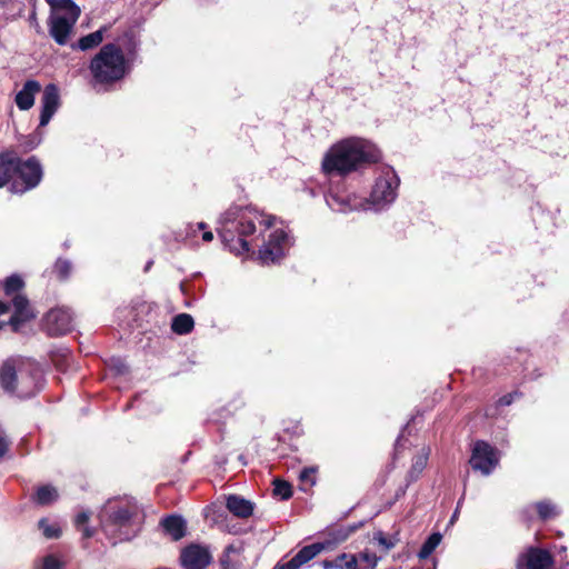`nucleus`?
I'll list each match as a JSON object with an SVG mask.
<instances>
[{
    "label": "nucleus",
    "mask_w": 569,
    "mask_h": 569,
    "mask_svg": "<svg viewBox=\"0 0 569 569\" xmlns=\"http://www.w3.org/2000/svg\"><path fill=\"white\" fill-rule=\"evenodd\" d=\"M12 2H13V0H0V14H3L4 8L8 7Z\"/></svg>",
    "instance_id": "nucleus-45"
},
{
    "label": "nucleus",
    "mask_w": 569,
    "mask_h": 569,
    "mask_svg": "<svg viewBox=\"0 0 569 569\" xmlns=\"http://www.w3.org/2000/svg\"><path fill=\"white\" fill-rule=\"evenodd\" d=\"M14 176H18L20 181H13L11 191L16 193H23L39 184L42 178V168L36 158H30L21 161L14 157Z\"/></svg>",
    "instance_id": "nucleus-5"
},
{
    "label": "nucleus",
    "mask_w": 569,
    "mask_h": 569,
    "mask_svg": "<svg viewBox=\"0 0 569 569\" xmlns=\"http://www.w3.org/2000/svg\"><path fill=\"white\" fill-rule=\"evenodd\" d=\"M316 468H305L299 475L300 489L308 491L316 483Z\"/></svg>",
    "instance_id": "nucleus-31"
},
{
    "label": "nucleus",
    "mask_w": 569,
    "mask_h": 569,
    "mask_svg": "<svg viewBox=\"0 0 569 569\" xmlns=\"http://www.w3.org/2000/svg\"><path fill=\"white\" fill-rule=\"evenodd\" d=\"M539 518L541 520H549L556 518L559 515L558 507L549 500H542L535 505Z\"/></svg>",
    "instance_id": "nucleus-28"
},
{
    "label": "nucleus",
    "mask_w": 569,
    "mask_h": 569,
    "mask_svg": "<svg viewBox=\"0 0 569 569\" xmlns=\"http://www.w3.org/2000/svg\"><path fill=\"white\" fill-rule=\"evenodd\" d=\"M325 549L326 543L320 542L303 547L292 559L287 561V569H299L301 566L313 559Z\"/></svg>",
    "instance_id": "nucleus-17"
},
{
    "label": "nucleus",
    "mask_w": 569,
    "mask_h": 569,
    "mask_svg": "<svg viewBox=\"0 0 569 569\" xmlns=\"http://www.w3.org/2000/svg\"><path fill=\"white\" fill-rule=\"evenodd\" d=\"M73 318L69 309H51L44 318V328L50 336H62L71 331Z\"/></svg>",
    "instance_id": "nucleus-9"
},
{
    "label": "nucleus",
    "mask_w": 569,
    "mask_h": 569,
    "mask_svg": "<svg viewBox=\"0 0 569 569\" xmlns=\"http://www.w3.org/2000/svg\"><path fill=\"white\" fill-rule=\"evenodd\" d=\"M322 567L323 569H361L357 557L349 553H341L332 560H325Z\"/></svg>",
    "instance_id": "nucleus-23"
},
{
    "label": "nucleus",
    "mask_w": 569,
    "mask_h": 569,
    "mask_svg": "<svg viewBox=\"0 0 569 569\" xmlns=\"http://www.w3.org/2000/svg\"><path fill=\"white\" fill-rule=\"evenodd\" d=\"M399 178L396 171L386 167L375 180L370 198L362 199L356 194L330 193L327 198V204L339 212H348L355 210H373L380 211L387 208L397 198L399 187Z\"/></svg>",
    "instance_id": "nucleus-2"
},
{
    "label": "nucleus",
    "mask_w": 569,
    "mask_h": 569,
    "mask_svg": "<svg viewBox=\"0 0 569 569\" xmlns=\"http://www.w3.org/2000/svg\"><path fill=\"white\" fill-rule=\"evenodd\" d=\"M63 562L56 555L44 556L36 566V569H61Z\"/></svg>",
    "instance_id": "nucleus-32"
},
{
    "label": "nucleus",
    "mask_w": 569,
    "mask_h": 569,
    "mask_svg": "<svg viewBox=\"0 0 569 569\" xmlns=\"http://www.w3.org/2000/svg\"><path fill=\"white\" fill-rule=\"evenodd\" d=\"M39 527L46 538L52 539L60 536V529L57 525H50L46 519L39 521Z\"/></svg>",
    "instance_id": "nucleus-34"
},
{
    "label": "nucleus",
    "mask_w": 569,
    "mask_h": 569,
    "mask_svg": "<svg viewBox=\"0 0 569 569\" xmlns=\"http://www.w3.org/2000/svg\"><path fill=\"white\" fill-rule=\"evenodd\" d=\"M56 271L61 279H66L71 272V263L68 260L59 259L56 262Z\"/></svg>",
    "instance_id": "nucleus-36"
},
{
    "label": "nucleus",
    "mask_w": 569,
    "mask_h": 569,
    "mask_svg": "<svg viewBox=\"0 0 569 569\" xmlns=\"http://www.w3.org/2000/svg\"><path fill=\"white\" fill-rule=\"evenodd\" d=\"M110 366L118 375L127 372V366L121 359H111Z\"/></svg>",
    "instance_id": "nucleus-39"
},
{
    "label": "nucleus",
    "mask_w": 569,
    "mask_h": 569,
    "mask_svg": "<svg viewBox=\"0 0 569 569\" xmlns=\"http://www.w3.org/2000/svg\"><path fill=\"white\" fill-rule=\"evenodd\" d=\"M11 446V440L0 422V459L6 456Z\"/></svg>",
    "instance_id": "nucleus-35"
},
{
    "label": "nucleus",
    "mask_w": 569,
    "mask_h": 569,
    "mask_svg": "<svg viewBox=\"0 0 569 569\" xmlns=\"http://www.w3.org/2000/svg\"><path fill=\"white\" fill-rule=\"evenodd\" d=\"M189 227H190V229H191V233H192V234H196V233H197V229H194V228H193V226H189Z\"/></svg>",
    "instance_id": "nucleus-53"
},
{
    "label": "nucleus",
    "mask_w": 569,
    "mask_h": 569,
    "mask_svg": "<svg viewBox=\"0 0 569 569\" xmlns=\"http://www.w3.org/2000/svg\"><path fill=\"white\" fill-rule=\"evenodd\" d=\"M428 569H436V562H435V561H432L431 567H430V568H428Z\"/></svg>",
    "instance_id": "nucleus-54"
},
{
    "label": "nucleus",
    "mask_w": 569,
    "mask_h": 569,
    "mask_svg": "<svg viewBox=\"0 0 569 569\" xmlns=\"http://www.w3.org/2000/svg\"><path fill=\"white\" fill-rule=\"evenodd\" d=\"M161 526L173 540H179L186 536L187 525L180 516L172 515L166 517L161 521Z\"/></svg>",
    "instance_id": "nucleus-19"
},
{
    "label": "nucleus",
    "mask_w": 569,
    "mask_h": 569,
    "mask_svg": "<svg viewBox=\"0 0 569 569\" xmlns=\"http://www.w3.org/2000/svg\"><path fill=\"white\" fill-rule=\"evenodd\" d=\"M239 243H240L241 250L237 251L238 254L250 251V246H249L248 241H246L244 239H239Z\"/></svg>",
    "instance_id": "nucleus-42"
},
{
    "label": "nucleus",
    "mask_w": 569,
    "mask_h": 569,
    "mask_svg": "<svg viewBox=\"0 0 569 569\" xmlns=\"http://www.w3.org/2000/svg\"><path fill=\"white\" fill-rule=\"evenodd\" d=\"M108 27L103 26L99 30L81 37L77 42L71 44L73 50L88 51L97 48L103 41Z\"/></svg>",
    "instance_id": "nucleus-21"
},
{
    "label": "nucleus",
    "mask_w": 569,
    "mask_h": 569,
    "mask_svg": "<svg viewBox=\"0 0 569 569\" xmlns=\"http://www.w3.org/2000/svg\"><path fill=\"white\" fill-rule=\"evenodd\" d=\"M272 493L280 500H284V480L281 478H274Z\"/></svg>",
    "instance_id": "nucleus-37"
},
{
    "label": "nucleus",
    "mask_w": 569,
    "mask_h": 569,
    "mask_svg": "<svg viewBox=\"0 0 569 569\" xmlns=\"http://www.w3.org/2000/svg\"><path fill=\"white\" fill-rule=\"evenodd\" d=\"M430 455L429 448H422L421 451L415 457L412 466L410 470L408 471L407 479L408 482L415 481L418 479V477L421 475L423 469L426 468L428 463Z\"/></svg>",
    "instance_id": "nucleus-24"
},
{
    "label": "nucleus",
    "mask_w": 569,
    "mask_h": 569,
    "mask_svg": "<svg viewBox=\"0 0 569 569\" xmlns=\"http://www.w3.org/2000/svg\"><path fill=\"white\" fill-rule=\"evenodd\" d=\"M194 326L193 318L188 313H180L176 316L171 323V329L178 335L189 333Z\"/></svg>",
    "instance_id": "nucleus-26"
},
{
    "label": "nucleus",
    "mask_w": 569,
    "mask_h": 569,
    "mask_svg": "<svg viewBox=\"0 0 569 569\" xmlns=\"http://www.w3.org/2000/svg\"><path fill=\"white\" fill-rule=\"evenodd\" d=\"M84 536L86 537H90L91 536V532L89 531V529H84Z\"/></svg>",
    "instance_id": "nucleus-52"
},
{
    "label": "nucleus",
    "mask_w": 569,
    "mask_h": 569,
    "mask_svg": "<svg viewBox=\"0 0 569 569\" xmlns=\"http://www.w3.org/2000/svg\"><path fill=\"white\" fill-rule=\"evenodd\" d=\"M14 177V156L0 154V188L4 187Z\"/></svg>",
    "instance_id": "nucleus-25"
},
{
    "label": "nucleus",
    "mask_w": 569,
    "mask_h": 569,
    "mask_svg": "<svg viewBox=\"0 0 569 569\" xmlns=\"http://www.w3.org/2000/svg\"><path fill=\"white\" fill-rule=\"evenodd\" d=\"M196 228L198 230H204L207 228V224L204 222H199V223H197Z\"/></svg>",
    "instance_id": "nucleus-50"
},
{
    "label": "nucleus",
    "mask_w": 569,
    "mask_h": 569,
    "mask_svg": "<svg viewBox=\"0 0 569 569\" xmlns=\"http://www.w3.org/2000/svg\"><path fill=\"white\" fill-rule=\"evenodd\" d=\"M292 496V487L290 483L287 482V493H286V497H287V500Z\"/></svg>",
    "instance_id": "nucleus-49"
},
{
    "label": "nucleus",
    "mask_w": 569,
    "mask_h": 569,
    "mask_svg": "<svg viewBox=\"0 0 569 569\" xmlns=\"http://www.w3.org/2000/svg\"><path fill=\"white\" fill-rule=\"evenodd\" d=\"M552 556L540 548H529L517 561V569H552Z\"/></svg>",
    "instance_id": "nucleus-11"
},
{
    "label": "nucleus",
    "mask_w": 569,
    "mask_h": 569,
    "mask_svg": "<svg viewBox=\"0 0 569 569\" xmlns=\"http://www.w3.org/2000/svg\"><path fill=\"white\" fill-rule=\"evenodd\" d=\"M441 539L442 536L439 532H435L431 536H429V538L425 541L419 551V557L421 559L428 558L433 552V550L439 546Z\"/></svg>",
    "instance_id": "nucleus-30"
},
{
    "label": "nucleus",
    "mask_w": 569,
    "mask_h": 569,
    "mask_svg": "<svg viewBox=\"0 0 569 569\" xmlns=\"http://www.w3.org/2000/svg\"><path fill=\"white\" fill-rule=\"evenodd\" d=\"M89 520V515L87 512H80L76 518V523L78 526L84 525Z\"/></svg>",
    "instance_id": "nucleus-41"
},
{
    "label": "nucleus",
    "mask_w": 569,
    "mask_h": 569,
    "mask_svg": "<svg viewBox=\"0 0 569 569\" xmlns=\"http://www.w3.org/2000/svg\"><path fill=\"white\" fill-rule=\"evenodd\" d=\"M51 6L50 17L63 19L69 22H77L81 10L72 0H48Z\"/></svg>",
    "instance_id": "nucleus-14"
},
{
    "label": "nucleus",
    "mask_w": 569,
    "mask_h": 569,
    "mask_svg": "<svg viewBox=\"0 0 569 569\" xmlns=\"http://www.w3.org/2000/svg\"><path fill=\"white\" fill-rule=\"evenodd\" d=\"M29 21L31 24H34L38 27V19H37V12H36V8L33 7L30 16H29Z\"/></svg>",
    "instance_id": "nucleus-44"
},
{
    "label": "nucleus",
    "mask_w": 569,
    "mask_h": 569,
    "mask_svg": "<svg viewBox=\"0 0 569 569\" xmlns=\"http://www.w3.org/2000/svg\"><path fill=\"white\" fill-rule=\"evenodd\" d=\"M238 221L237 230L240 236H250L256 231V223L264 224L270 228L274 223V217L260 213L253 208L230 207L219 219V223L224 226L229 222Z\"/></svg>",
    "instance_id": "nucleus-4"
},
{
    "label": "nucleus",
    "mask_w": 569,
    "mask_h": 569,
    "mask_svg": "<svg viewBox=\"0 0 569 569\" xmlns=\"http://www.w3.org/2000/svg\"><path fill=\"white\" fill-rule=\"evenodd\" d=\"M10 307L9 305L0 301V315H4L9 311Z\"/></svg>",
    "instance_id": "nucleus-47"
},
{
    "label": "nucleus",
    "mask_w": 569,
    "mask_h": 569,
    "mask_svg": "<svg viewBox=\"0 0 569 569\" xmlns=\"http://www.w3.org/2000/svg\"><path fill=\"white\" fill-rule=\"evenodd\" d=\"M375 539L382 546H385L387 549H391L393 547V542L388 540L382 532H379Z\"/></svg>",
    "instance_id": "nucleus-40"
},
{
    "label": "nucleus",
    "mask_w": 569,
    "mask_h": 569,
    "mask_svg": "<svg viewBox=\"0 0 569 569\" xmlns=\"http://www.w3.org/2000/svg\"><path fill=\"white\" fill-rule=\"evenodd\" d=\"M380 150L371 141L349 137L332 144L325 153L321 168L328 176L345 177L380 159Z\"/></svg>",
    "instance_id": "nucleus-1"
},
{
    "label": "nucleus",
    "mask_w": 569,
    "mask_h": 569,
    "mask_svg": "<svg viewBox=\"0 0 569 569\" xmlns=\"http://www.w3.org/2000/svg\"><path fill=\"white\" fill-rule=\"evenodd\" d=\"M22 287H23V281L19 276H17V274L10 276L9 278H7V280L4 282L6 295H8V296L13 295L17 291H19Z\"/></svg>",
    "instance_id": "nucleus-33"
},
{
    "label": "nucleus",
    "mask_w": 569,
    "mask_h": 569,
    "mask_svg": "<svg viewBox=\"0 0 569 569\" xmlns=\"http://www.w3.org/2000/svg\"><path fill=\"white\" fill-rule=\"evenodd\" d=\"M76 22H69L63 19H54L49 17L48 26L49 33L52 39L60 46L68 43L69 38L73 31Z\"/></svg>",
    "instance_id": "nucleus-16"
},
{
    "label": "nucleus",
    "mask_w": 569,
    "mask_h": 569,
    "mask_svg": "<svg viewBox=\"0 0 569 569\" xmlns=\"http://www.w3.org/2000/svg\"><path fill=\"white\" fill-rule=\"evenodd\" d=\"M3 326H4V322H0V329H2Z\"/></svg>",
    "instance_id": "nucleus-55"
},
{
    "label": "nucleus",
    "mask_w": 569,
    "mask_h": 569,
    "mask_svg": "<svg viewBox=\"0 0 569 569\" xmlns=\"http://www.w3.org/2000/svg\"><path fill=\"white\" fill-rule=\"evenodd\" d=\"M12 305L14 308V313L9 320V325L11 326L14 332L19 331L20 325L33 318L28 299L22 295H16L12 299Z\"/></svg>",
    "instance_id": "nucleus-15"
},
{
    "label": "nucleus",
    "mask_w": 569,
    "mask_h": 569,
    "mask_svg": "<svg viewBox=\"0 0 569 569\" xmlns=\"http://www.w3.org/2000/svg\"><path fill=\"white\" fill-rule=\"evenodd\" d=\"M41 89V86L36 80H28L22 89L16 94V103L20 110H29L34 103V96Z\"/></svg>",
    "instance_id": "nucleus-18"
},
{
    "label": "nucleus",
    "mask_w": 569,
    "mask_h": 569,
    "mask_svg": "<svg viewBox=\"0 0 569 569\" xmlns=\"http://www.w3.org/2000/svg\"><path fill=\"white\" fill-rule=\"evenodd\" d=\"M499 452L486 441H477L472 447L469 463L475 471L489 476L499 463Z\"/></svg>",
    "instance_id": "nucleus-6"
},
{
    "label": "nucleus",
    "mask_w": 569,
    "mask_h": 569,
    "mask_svg": "<svg viewBox=\"0 0 569 569\" xmlns=\"http://www.w3.org/2000/svg\"><path fill=\"white\" fill-rule=\"evenodd\" d=\"M213 239V234L211 231H204L202 233V240L206 242H210Z\"/></svg>",
    "instance_id": "nucleus-46"
},
{
    "label": "nucleus",
    "mask_w": 569,
    "mask_h": 569,
    "mask_svg": "<svg viewBox=\"0 0 569 569\" xmlns=\"http://www.w3.org/2000/svg\"><path fill=\"white\" fill-rule=\"evenodd\" d=\"M361 523L352 525V526H339L328 530V539L322 543H326V549L331 548L338 543L343 542L349 538V536L355 532Z\"/></svg>",
    "instance_id": "nucleus-22"
},
{
    "label": "nucleus",
    "mask_w": 569,
    "mask_h": 569,
    "mask_svg": "<svg viewBox=\"0 0 569 569\" xmlns=\"http://www.w3.org/2000/svg\"><path fill=\"white\" fill-rule=\"evenodd\" d=\"M360 561L366 562V566L361 567V569H373L377 565V558L375 555H370L368 552H363L360 555Z\"/></svg>",
    "instance_id": "nucleus-38"
},
{
    "label": "nucleus",
    "mask_w": 569,
    "mask_h": 569,
    "mask_svg": "<svg viewBox=\"0 0 569 569\" xmlns=\"http://www.w3.org/2000/svg\"><path fill=\"white\" fill-rule=\"evenodd\" d=\"M58 499V491L50 485L41 486L36 492V501L41 506L52 503Z\"/></svg>",
    "instance_id": "nucleus-27"
},
{
    "label": "nucleus",
    "mask_w": 569,
    "mask_h": 569,
    "mask_svg": "<svg viewBox=\"0 0 569 569\" xmlns=\"http://www.w3.org/2000/svg\"><path fill=\"white\" fill-rule=\"evenodd\" d=\"M513 400V395L510 393V395H507V396H503L502 398L499 399V403L501 406H509Z\"/></svg>",
    "instance_id": "nucleus-43"
},
{
    "label": "nucleus",
    "mask_w": 569,
    "mask_h": 569,
    "mask_svg": "<svg viewBox=\"0 0 569 569\" xmlns=\"http://www.w3.org/2000/svg\"><path fill=\"white\" fill-rule=\"evenodd\" d=\"M90 72L97 84H111L126 74V59L122 50L113 44H104L92 58Z\"/></svg>",
    "instance_id": "nucleus-3"
},
{
    "label": "nucleus",
    "mask_w": 569,
    "mask_h": 569,
    "mask_svg": "<svg viewBox=\"0 0 569 569\" xmlns=\"http://www.w3.org/2000/svg\"><path fill=\"white\" fill-rule=\"evenodd\" d=\"M227 508L232 515L239 518H248L253 512L252 502L236 495L227 498Z\"/></svg>",
    "instance_id": "nucleus-20"
},
{
    "label": "nucleus",
    "mask_w": 569,
    "mask_h": 569,
    "mask_svg": "<svg viewBox=\"0 0 569 569\" xmlns=\"http://www.w3.org/2000/svg\"><path fill=\"white\" fill-rule=\"evenodd\" d=\"M284 253V231H274L259 250L258 259L262 264L279 263Z\"/></svg>",
    "instance_id": "nucleus-10"
},
{
    "label": "nucleus",
    "mask_w": 569,
    "mask_h": 569,
    "mask_svg": "<svg viewBox=\"0 0 569 569\" xmlns=\"http://www.w3.org/2000/svg\"><path fill=\"white\" fill-rule=\"evenodd\" d=\"M273 569H284V563L280 560Z\"/></svg>",
    "instance_id": "nucleus-51"
},
{
    "label": "nucleus",
    "mask_w": 569,
    "mask_h": 569,
    "mask_svg": "<svg viewBox=\"0 0 569 569\" xmlns=\"http://www.w3.org/2000/svg\"><path fill=\"white\" fill-rule=\"evenodd\" d=\"M239 548L234 545H229L226 547L221 558L220 565L222 569H237L238 561L233 559V555L239 553Z\"/></svg>",
    "instance_id": "nucleus-29"
},
{
    "label": "nucleus",
    "mask_w": 569,
    "mask_h": 569,
    "mask_svg": "<svg viewBox=\"0 0 569 569\" xmlns=\"http://www.w3.org/2000/svg\"><path fill=\"white\" fill-rule=\"evenodd\" d=\"M138 515V508L134 505H126L119 506L114 509L110 515L106 523V529L108 531H112L113 528H118L120 530V539L127 540L130 539V533L128 531H123L122 529H127L131 527L133 519Z\"/></svg>",
    "instance_id": "nucleus-7"
},
{
    "label": "nucleus",
    "mask_w": 569,
    "mask_h": 569,
    "mask_svg": "<svg viewBox=\"0 0 569 569\" xmlns=\"http://www.w3.org/2000/svg\"><path fill=\"white\" fill-rule=\"evenodd\" d=\"M209 549L201 545L186 547L180 556L184 569H204L211 561Z\"/></svg>",
    "instance_id": "nucleus-12"
},
{
    "label": "nucleus",
    "mask_w": 569,
    "mask_h": 569,
    "mask_svg": "<svg viewBox=\"0 0 569 569\" xmlns=\"http://www.w3.org/2000/svg\"><path fill=\"white\" fill-rule=\"evenodd\" d=\"M460 505H461V499L458 501L457 509L455 510V512H453V515H452V517H451L450 522H453V521L457 519V517H458V512H459V510H458V509H459Z\"/></svg>",
    "instance_id": "nucleus-48"
},
{
    "label": "nucleus",
    "mask_w": 569,
    "mask_h": 569,
    "mask_svg": "<svg viewBox=\"0 0 569 569\" xmlns=\"http://www.w3.org/2000/svg\"><path fill=\"white\" fill-rule=\"evenodd\" d=\"M0 385L8 393H16L19 397L33 395V391L23 388V379L18 380L13 359L6 360L0 367Z\"/></svg>",
    "instance_id": "nucleus-8"
},
{
    "label": "nucleus",
    "mask_w": 569,
    "mask_h": 569,
    "mask_svg": "<svg viewBox=\"0 0 569 569\" xmlns=\"http://www.w3.org/2000/svg\"><path fill=\"white\" fill-rule=\"evenodd\" d=\"M60 103L59 90L54 84L46 86L41 98L40 126L44 127L49 123Z\"/></svg>",
    "instance_id": "nucleus-13"
}]
</instances>
